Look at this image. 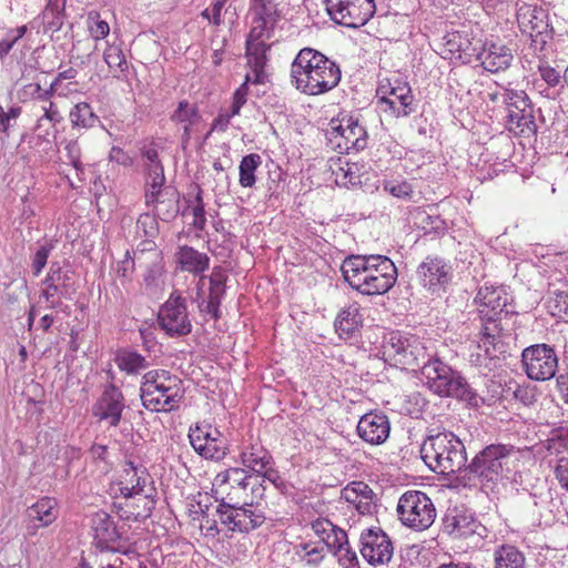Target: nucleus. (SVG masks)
I'll return each instance as SVG.
<instances>
[{
	"label": "nucleus",
	"mask_w": 568,
	"mask_h": 568,
	"mask_svg": "<svg viewBox=\"0 0 568 568\" xmlns=\"http://www.w3.org/2000/svg\"><path fill=\"white\" fill-rule=\"evenodd\" d=\"M274 27L275 24H266V21L253 18L252 28L246 40L264 41V38L270 39V32Z\"/></svg>",
	"instance_id": "60"
},
{
	"label": "nucleus",
	"mask_w": 568,
	"mask_h": 568,
	"mask_svg": "<svg viewBox=\"0 0 568 568\" xmlns=\"http://www.w3.org/2000/svg\"><path fill=\"white\" fill-rule=\"evenodd\" d=\"M70 274L71 272L63 270L59 262H52L42 284H73Z\"/></svg>",
	"instance_id": "54"
},
{
	"label": "nucleus",
	"mask_w": 568,
	"mask_h": 568,
	"mask_svg": "<svg viewBox=\"0 0 568 568\" xmlns=\"http://www.w3.org/2000/svg\"><path fill=\"white\" fill-rule=\"evenodd\" d=\"M231 484L242 489H247L250 485H253V481L258 484V478H261V475H250L245 469L239 467L231 468Z\"/></svg>",
	"instance_id": "58"
},
{
	"label": "nucleus",
	"mask_w": 568,
	"mask_h": 568,
	"mask_svg": "<svg viewBox=\"0 0 568 568\" xmlns=\"http://www.w3.org/2000/svg\"><path fill=\"white\" fill-rule=\"evenodd\" d=\"M262 159L257 153H251L242 158L240 162V185L243 187H252L255 182V171L261 165Z\"/></svg>",
	"instance_id": "41"
},
{
	"label": "nucleus",
	"mask_w": 568,
	"mask_h": 568,
	"mask_svg": "<svg viewBox=\"0 0 568 568\" xmlns=\"http://www.w3.org/2000/svg\"><path fill=\"white\" fill-rule=\"evenodd\" d=\"M164 273V266L161 258L150 263L144 274V282L148 286H158L161 276Z\"/></svg>",
	"instance_id": "62"
},
{
	"label": "nucleus",
	"mask_w": 568,
	"mask_h": 568,
	"mask_svg": "<svg viewBox=\"0 0 568 568\" xmlns=\"http://www.w3.org/2000/svg\"><path fill=\"white\" fill-rule=\"evenodd\" d=\"M517 22L521 33L530 38V45L535 53L541 54L554 37L547 10L532 4H523L517 11Z\"/></svg>",
	"instance_id": "11"
},
{
	"label": "nucleus",
	"mask_w": 568,
	"mask_h": 568,
	"mask_svg": "<svg viewBox=\"0 0 568 568\" xmlns=\"http://www.w3.org/2000/svg\"><path fill=\"white\" fill-rule=\"evenodd\" d=\"M517 453L513 445H487L469 463L466 462L460 479L464 485L493 490L504 478H508L510 464L517 460Z\"/></svg>",
	"instance_id": "3"
},
{
	"label": "nucleus",
	"mask_w": 568,
	"mask_h": 568,
	"mask_svg": "<svg viewBox=\"0 0 568 568\" xmlns=\"http://www.w3.org/2000/svg\"><path fill=\"white\" fill-rule=\"evenodd\" d=\"M124 408L125 403L122 392L114 384H109L93 405L92 414L99 420H105L110 427H118Z\"/></svg>",
	"instance_id": "25"
},
{
	"label": "nucleus",
	"mask_w": 568,
	"mask_h": 568,
	"mask_svg": "<svg viewBox=\"0 0 568 568\" xmlns=\"http://www.w3.org/2000/svg\"><path fill=\"white\" fill-rule=\"evenodd\" d=\"M363 317L357 304H351L344 307L337 314L334 326L335 331L342 338L353 337L362 327Z\"/></svg>",
	"instance_id": "33"
},
{
	"label": "nucleus",
	"mask_w": 568,
	"mask_h": 568,
	"mask_svg": "<svg viewBox=\"0 0 568 568\" xmlns=\"http://www.w3.org/2000/svg\"><path fill=\"white\" fill-rule=\"evenodd\" d=\"M45 287L40 292V301L45 302V310H60L68 313V305H64L62 300H72L75 293L73 284H43Z\"/></svg>",
	"instance_id": "34"
},
{
	"label": "nucleus",
	"mask_w": 568,
	"mask_h": 568,
	"mask_svg": "<svg viewBox=\"0 0 568 568\" xmlns=\"http://www.w3.org/2000/svg\"><path fill=\"white\" fill-rule=\"evenodd\" d=\"M182 381L170 372L150 371L143 376L140 398L145 409L151 412H171L183 397Z\"/></svg>",
	"instance_id": "7"
},
{
	"label": "nucleus",
	"mask_w": 568,
	"mask_h": 568,
	"mask_svg": "<svg viewBox=\"0 0 568 568\" xmlns=\"http://www.w3.org/2000/svg\"><path fill=\"white\" fill-rule=\"evenodd\" d=\"M158 322L160 327L171 337L185 336L192 331L185 300L180 295L171 294L159 311Z\"/></svg>",
	"instance_id": "20"
},
{
	"label": "nucleus",
	"mask_w": 568,
	"mask_h": 568,
	"mask_svg": "<svg viewBox=\"0 0 568 568\" xmlns=\"http://www.w3.org/2000/svg\"><path fill=\"white\" fill-rule=\"evenodd\" d=\"M422 376L427 388L438 396L454 397L471 406L484 403L459 372L437 357L429 358L423 364Z\"/></svg>",
	"instance_id": "6"
},
{
	"label": "nucleus",
	"mask_w": 568,
	"mask_h": 568,
	"mask_svg": "<svg viewBox=\"0 0 568 568\" xmlns=\"http://www.w3.org/2000/svg\"><path fill=\"white\" fill-rule=\"evenodd\" d=\"M21 106L12 105L6 111L4 108L0 104V133L9 136L11 121H16L21 115Z\"/></svg>",
	"instance_id": "59"
},
{
	"label": "nucleus",
	"mask_w": 568,
	"mask_h": 568,
	"mask_svg": "<svg viewBox=\"0 0 568 568\" xmlns=\"http://www.w3.org/2000/svg\"><path fill=\"white\" fill-rule=\"evenodd\" d=\"M344 281L362 295H383L397 281V268L385 255H349L341 266Z\"/></svg>",
	"instance_id": "1"
},
{
	"label": "nucleus",
	"mask_w": 568,
	"mask_h": 568,
	"mask_svg": "<svg viewBox=\"0 0 568 568\" xmlns=\"http://www.w3.org/2000/svg\"><path fill=\"white\" fill-rule=\"evenodd\" d=\"M175 257L182 271L194 275L202 274L210 266V257L207 254L199 252L189 245L180 246L175 253Z\"/></svg>",
	"instance_id": "32"
},
{
	"label": "nucleus",
	"mask_w": 568,
	"mask_h": 568,
	"mask_svg": "<svg viewBox=\"0 0 568 568\" xmlns=\"http://www.w3.org/2000/svg\"><path fill=\"white\" fill-rule=\"evenodd\" d=\"M383 190L394 197L409 201L414 195L413 185L406 180H384Z\"/></svg>",
	"instance_id": "47"
},
{
	"label": "nucleus",
	"mask_w": 568,
	"mask_h": 568,
	"mask_svg": "<svg viewBox=\"0 0 568 568\" xmlns=\"http://www.w3.org/2000/svg\"><path fill=\"white\" fill-rule=\"evenodd\" d=\"M116 363L119 368L128 374H138L148 366L145 357L135 351H122L116 357Z\"/></svg>",
	"instance_id": "43"
},
{
	"label": "nucleus",
	"mask_w": 568,
	"mask_h": 568,
	"mask_svg": "<svg viewBox=\"0 0 568 568\" xmlns=\"http://www.w3.org/2000/svg\"><path fill=\"white\" fill-rule=\"evenodd\" d=\"M271 49L270 44L265 41L246 40L245 55L247 58L248 67H266L268 58L267 51Z\"/></svg>",
	"instance_id": "42"
},
{
	"label": "nucleus",
	"mask_w": 568,
	"mask_h": 568,
	"mask_svg": "<svg viewBox=\"0 0 568 568\" xmlns=\"http://www.w3.org/2000/svg\"><path fill=\"white\" fill-rule=\"evenodd\" d=\"M189 439L193 449L205 459L221 460L226 455L227 439L211 424L191 426Z\"/></svg>",
	"instance_id": "17"
},
{
	"label": "nucleus",
	"mask_w": 568,
	"mask_h": 568,
	"mask_svg": "<svg viewBox=\"0 0 568 568\" xmlns=\"http://www.w3.org/2000/svg\"><path fill=\"white\" fill-rule=\"evenodd\" d=\"M65 156L69 163L75 169L77 175L80 180H83L84 165L81 162V146L77 140H70L64 145Z\"/></svg>",
	"instance_id": "50"
},
{
	"label": "nucleus",
	"mask_w": 568,
	"mask_h": 568,
	"mask_svg": "<svg viewBox=\"0 0 568 568\" xmlns=\"http://www.w3.org/2000/svg\"><path fill=\"white\" fill-rule=\"evenodd\" d=\"M334 556L343 568H361L357 554L349 542L341 549V552Z\"/></svg>",
	"instance_id": "61"
},
{
	"label": "nucleus",
	"mask_w": 568,
	"mask_h": 568,
	"mask_svg": "<svg viewBox=\"0 0 568 568\" xmlns=\"http://www.w3.org/2000/svg\"><path fill=\"white\" fill-rule=\"evenodd\" d=\"M134 270V261L132 260L130 252L126 251L125 256L122 261L118 262L116 265V276L121 280V283L124 284L131 280V275Z\"/></svg>",
	"instance_id": "63"
},
{
	"label": "nucleus",
	"mask_w": 568,
	"mask_h": 568,
	"mask_svg": "<svg viewBox=\"0 0 568 568\" xmlns=\"http://www.w3.org/2000/svg\"><path fill=\"white\" fill-rule=\"evenodd\" d=\"M148 481L153 483L143 465H135L132 460L125 462L120 483V491L124 498L144 494Z\"/></svg>",
	"instance_id": "29"
},
{
	"label": "nucleus",
	"mask_w": 568,
	"mask_h": 568,
	"mask_svg": "<svg viewBox=\"0 0 568 568\" xmlns=\"http://www.w3.org/2000/svg\"><path fill=\"white\" fill-rule=\"evenodd\" d=\"M485 530L474 514L465 508H449L443 517V531L454 538L481 536Z\"/></svg>",
	"instance_id": "24"
},
{
	"label": "nucleus",
	"mask_w": 568,
	"mask_h": 568,
	"mask_svg": "<svg viewBox=\"0 0 568 568\" xmlns=\"http://www.w3.org/2000/svg\"><path fill=\"white\" fill-rule=\"evenodd\" d=\"M88 20L90 34L95 40L104 39L109 34V23L105 20H101L98 12H90Z\"/></svg>",
	"instance_id": "56"
},
{
	"label": "nucleus",
	"mask_w": 568,
	"mask_h": 568,
	"mask_svg": "<svg viewBox=\"0 0 568 568\" xmlns=\"http://www.w3.org/2000/svg\"><path fill=\"white\" fill-rule=\"evenodd\" d=\"M172 122L193 125L201 119L196 105L189 103L186 100L179 102L176 110L170 116Z\"/></svg>",
	"instance_id": "45"
},
{
	"label": "nucleus",
	"mask_w": 568,
	"mask_h": 568,
	"mask_svg": "<svg viewBox=\"0 0 568 568\" xmlns=\"http://www.w3.org/2000/svg\"><path fill=\"white\" fill-rule=\"evenodd\" d=\"M494 568H527L524 552L511 544L497 545L493 551Z\"/></svg>",
	"instance_id": "35"
},
{
	"label": "nucleus",
	"mask_w": 568,
	"mask_h": 568,
	"mask_svg": "<svg viewBox=\"0 0 568 568\" xmlns=\"http://www.w3.org/2000/svg\"><path fill=\"white\" fill-rule=\"evenodd\" d=\"M420 284L430 293L445 291L452 281V266L439 256H427L417 267Z\"/></svg>",
	"instance_id": "22"
},
{
	"label": "nucleus",
	"mask_w": 568,
	"mask_h": 568,
	"mask_svg": "<svg viewBox=\"0 0 568 568\" xmlns=\"http://www.w3.org/2000/svg\"><path fill=\"white\" fill-rule=\"evenodd\" d=\"M348 537L344 529L336 527L331 535L324 537L325 550H329L333 555L341 552L344 546H347Z\"/></svg>",
	"instance_id": "53"
},
{
	"label": "nucleus",
	"mask_w": 568,
	"mask_h": 568,
	"mask_svg": "<svg viewBox=\"0 0 568 568\" xmlns=\"http://www.w3.org/2000/svg\"><path fill=\"white\" fill-rule=\"evenodd\" d=\"M227 273L222 266H214L209 280V294L199 302V310L203 314H210L215 321L221 318L220 305L226 293ZM206 276L202 275L197 282V298L203 293Z\"/></svg>",
	"instance_id": "21"
},
{
	"label": "nucleus",
	"mask_w": 568,
	"mask_h": 568,
	"mask_svg": "<svg viewBox=\"0 0 568 568\" xmlns=\"http://www.w3.org/2000/svg\"><path fill=\"white\" fill-rule=\"evenodd\" d=\"M91 528L93 544L100 551H118L114 544L121 539V534L108 513L103 510L94 513L91 517Z\"/></svg>",
	"instance_id": "26"
},
{
	"label": "nucleus",
	"mask_w": 568,
	"mask_h": 568,
	"mask_svg": "<svg viewBox=\"0 0 568 568\" xmlns=\"http://www.w3.org/2000/svg\"><path fill=\"white\" fill-rule=\"evenodd\" d=\"M554 474L561 488L568 491V457L562 456L557 459Z\"/></svg>",
	"instance_id": "64"
},
{
	"label": "nucleus",
	"mask_w": 568,
	"mask_h": 568,
	"mask_svg": "<svg viewBox=\"0 0 568 568\" xmlns=\"http://www.w3.org/2000/svg\"><path fill=\"white\" fill-rule=\"evenodd\" d=\"M547 442L551 454H568V427L554 428Z\"/></svg>",
	"instance_id": "48"
},
{
	"label": "nucleus",
	"mask_w": 568,
	"mask_h": 568,
	"mask_svg": "<svg viewBox=\"0 0 568 568\" xmlns=\"http://www.w3.org/2000/svg\"><path fill=\"white\" fill-rule=\"evenodd\" d=\"M103 60L119 80H128L129 62L122 49L118 45H108L103 52Z\"/></svg>",
	"instance_id": "40"
},
{
	"label": "nucleus",
	"mask_w": 568,
	"mask_h": 568,
	"mask_svg": "<svg viewBox=\"0 0 568 568\" xmlns=\"http://www.w3.org/2000/svg\"><path fill=\"white\" fill-rule=\"evenodd\" d=\"M548 307L554 316L568 321V293L555 292L554 296L549 297Z\"/></svg>",
	"instance_id": "51"
},
{
	"label": "nucleus",
	"mask_w": 568,
	"mask_h": 568,
	"mask_svg": "<svg viewBox=\"0 0 568 568\" xmlns=\"http://www.w3.org/2000/svg\"><path fill=\"white\" fill-rule=\"evenodd\" d=\"M220 523L232 532H250L261 527L265 521L262 511L252 504L232 505L222 500L215 509Z\"/></svg>",
	"instance_id": "15"
},
{
	"label": "nucleus",
	"mask_w": 568,
	"mask_h": 568,
	"mask_svg": "<svg viewBox=\"0 0 568 568\" xmlns=\"http://www.w3.org/2000/svg\"><path fill=\"white\" fill-rule=\"evenodd\" d=\"M323 2L332 21L352 29L365 26L376 11L374 0H323Z\"/></svg>",
	"instance_id": "12"
},
{
	"label": "nucleus",
	"mask_w": 568,
	"mask_h": 568,
	"mask_svg": "<svg viewBox=\"0 0 568 568\" xmlns=\"http://www.w3.org/2000/svg\"><path fill=\"white\" fill-rule=\"evenodd\" d=\"M291 83L300 92L318 95L336 88L341 81L339 65L313 48L298 51L291 64Z\"/></svg>",
	"instance_id": "2"
},
{
	"label": "nucleus",
	"mask_w": 568,
	"mask_h": 568,
	"mask_svg": "<svg viewBox=\"0 0 568 568\" xmlns=\"http://www.w3.org/2000/svg\"><path fill=\"white\" fill-rule=\"evenodd\" d=\"M241 460L244 467L251 469L256 475H261L271 465L273 458L261 444L256 443L242 452Z\"/></svg>",
	"instance_id": "36"
},
{
	"label": "nucleus",
	"mask_w": 568,
	"mask_h": 568,
	"mask_svg": "<svg viewBox=\"0 0 568 568\" xmlns=\"http://www.w3.org/2000/svg\"><path fill=\"white\" fill-rule=\"evenodd\" d=\"M397 515L404 526L424 531L434 524L437 513L433 500L424 491L408 490L398 500Z\"/></svg>",
	"instance_id": "8"
},
{
	"label": "nucleus",
	"mask_w": 568,
	"mask_h": 568,
	"mask_svg": "<svg viewBox=\"0 0 568 568\" xmlns=\"http://www.w3.org/2000/svg\"><path fill=\"white\" fill-rule=\"evenodd\" d=\"M386 361L403 369L415 371L425 363L426 348L415 336H404L399 332L389 333L382 346Z\"/></svg>",
	"instance_id": "10"
},
{
	"label": "nucleus",
	"mask_w": 568,
	"mask_h": 568,
	"mask_svg": "<svg viewBox=\"0 0 568 568\" xmlns=\"http://www.w3.org/2000/svg\"><path fill=\"white\" fill-rule=\"evenodd\" d=\"M420 457L433 471L443 476L463 475L467 453L464 443L453 432L429 434L420 446Z\"/></svg>",
	"instance_id": "4"
},
{
	"label": "nucleus",
	"mask_w": 568,
	"mask_h": 568,
	"mask_svg": "<svg viewBox=\"0 0 568 568\" xmlns=\"http://www.w3.org/2000/svg\"><path fill=\"white\" fill-rule=\"evenodd\" d=\"M254 18L266 21V24H276L278 13L276 4L270 0H258L254 6Z\"/></svg>",
	"instance_id": "49"
},
{
	"label": "nucleus",
	"mask_w": 568,
	"mask_h": 568,
	"mask_svg": "<svg viewBox=\"0 0 568 568\" xmlns=\"http://www.w3.org/2000/svg\"><path fill=\"white\" fill-rule=\"evenodd\" d=\"M538 71L540 78L549 85L557 87L564 82V74L560 73L552 67H550L545 60L540 59L538 64Z\"/></svg>",
	"instance_id": "57"
},
{
	"label": "nucleus",
	"mask_w": 568,
	"mask_h": 568,
	"mask_svg": "<svg viewBox=\"0 0 568 568\" xmlns=\"http://www.w3.org/2000/svg\"><path fill=\"white\" fill-rule=\"evenodd\" d=\"M196 194H195V205L192 210V214L194 216V220L192 222V225L197 231H203L206 225V216H205V205L203 202V191L199 185H195Z\"/></svg>",
	"instance_id": "55"
},
{
	"label": "nucleus",
	"mask_w": 568,
	"mask_h": 568,
	"mask_svg": "<svg viewBox=\"0 0 568 568\" xmlns=\"http://www.w3.org/2000/svg\"><path fill=\"white\" fill-rule=\"evenodd\" d=\"M327 134L329 143L334 144L339 153L358 152L367 146L366 129L359 124L357 118L351 115L341 121L332 120Z\"/></svg>",
	"instance_id": "14"
},
{
	"label": "nucleus",
	"mask_w": 568,
	"mask_h": 568,
	"mask_svg": "<svg viewBox=\"0 0 568 568\" xmlns=\"http://www.w3.org/2000/svg\"><path fill=\"white\" fill-rule=\"evenodd\" d=\"M504 102L507 105V126L516 133H535L534 106L523 90L508 89L504 93Z\"/></svg>",
	"instance_id": "16"
},
{
	"label": "nucleus",
	"mask_w": 568,
	"mask_h": 568,
	"mask_svg": "<svg viewBox=\"0 0 568 568\" xmlns=\"http://www.w3.org/2000/svg\"><path fill=\"white\" fill-rule=\"evenodd\" d=\"M73 129H92L100 123V118L87 102L77 103L69 113Z\"/></svg>",
	"instance_id": "39"
},
{
	"label": "nucleus",
	"mask_w": 568,
	"mask_h": 568,
	"mask_svg": "<svg viewBox=\"0 0 568 568\" xmlns=\"http://www.w3.org/2000/svg\"><path fill=\"white\" fill-rule=\"evenodd\" d=\"M158 219L154 213H143L136 221V227L146 239L153 240L159 235Z\"/></svg>",
	"instance_id": "52"
},
{
	"label": "nucleus",
	"mask_w": 568,
	"mask_h": 568,
	"mask_svg": "<svg viewBox=\"0 0 568 568\" xmlns=\"http://www.w3.org/2000/svg\"><path fill=\"white\" fill-rule=\"evenodd\" d=\"M520 363L530 381L548 382L558 374L559 356L554 345L537 343L521 351Z\"/></svg>",
	"instance_id": "9"
},
{
	"label": "nucleus",
	"mask_w": 568,
	"mask_h": 568,
	"mask_svg": "<svg viewBox=\"0 0 568 568\" xmlns=\"http://www.w3.org/2000/svg\"><path fill=\"white\" fill-rule=\"evenodd\" d=\"M67 0H48L42 12V20L45 31L57 32L64 22Z\"/></svg>",
	"instance_id": "38"
},
{
	"label": "nucleus",
	"mask_w": 568,
	"mask_h": 568,
	"mask_svg": "<svg viewBox=\"0 0 568 568\" xmlns=\"http://www.w3.org/2000/svg\"><path fill=\"white\" fill-rule=\"evenodd\" d=\"M359 552L371 566L387 565L394 555L393 541L381 527H369L359 535Z\"/></svg>",
	"instance_id": "19"
},
{
	"label": "nucleus",
	"mask_w": 568,
	"mask_h": 568,
	"mask_svg": "<svg viewBox=\"0 0 568 568\" xmlns=\"http://www.w3.org/2000/svg\"><path fill=\"white\" fill-rule=\"evenodd\" d=\"M377 105L395 118H405L416 111L412 88L407 82L395 80L394 83L379 84Z\"/></svg>",
	"instance_id": "13"
},
{
	"label": "nucleus",
	"mask_w": 568,
	"mask_h": 568,
	"mask_svg": "<svg viewBox=\"0 0 568 568\" xmlns=\"http://www.w3.org/2000/svg\"><path fill=\"white\" fill-rule=\"evenodd\" d=\"M139 152L145 180V203H152L158 200L156 195L165 184L164 166L155 142L143 143Z\"/></svg>",
	"instance_id": "18"
},
{
	"label": "nucleus",
	"mask_w": 568,
	"mask_h": 568,
	"mask_svg": "<svg viewBox=\"0 0 568 568\" xmlns=\"http://www.w3.org/2000/svg\"><path fill=\"white\" fill-rule=\"evenodd\" d=\"M27 516L29 520L39 521L40 526L48 527L58 518L57 501L43 497L27 509Z\"/></svg>",
	"instance_id": "37"
},
{
	"label": "nucleus",
	"mask_w": 568,
	"mask_h": 568,
	"mask_svg": "<svg viewBox=\"0 0 568 568\" xmlns=\"http://www.w3.org/2000/svg\"><path fill=\"white\" fill-rule=\"evenodd\" d=\"M475 303L478 304V315L481 322L478 347H484L486 355L494 357L495 353L501 352L503 347L500 315L509 314V311L506 310L507 294L500 287L481 286L476 294Z\"/></svg>",
	"instance_id": "5"
},
{
	"label": "nucleus",
	"mask_w": 568,
	"mask_h": 568,
	"mask_svg": "<svg viewBox=\"0 0 568 568\" xmlns=\"http://www.w3.org/2000/svg\"><path fill=\"white\" fill-rule=\"evenodd\" d=\"M54 247V240H45L42 244L39 245V247L31 257V271L33 276H39L41 274Z\"/></svg>",
	"instance_id": "46"
},
{
	"label": "nucleus",
	"mask_w": 568,
	"mask_h": 568,
	"mask_svg": "<svg viewBox=\"0 0 568 568\" xmlns=\"http://www.w3.org/2000/svg\"><path fill=\"white\" fill-rule=\"evenodd\" d=\"M476 60L481 67L490 72L497 73L507 70L514 61V50L501 40L486 39L479 44Z\"/></svg>",
	"instance_id": "23"
},
{
	"label": "nucleus",
	"mask_w": 568,
	"mask_h": 568,
	"mask_svg": "<svg viewBox=\"0 0 568 568\" xmlns=\"http://www.w3.org/2000/svg\"><path fill=\"white\" fill-rule=\"evenodd\" d=\"M158 200L145 203L153 206V213L163 222H172L180 212V194L176 190L163 189L156 195Z\"/></svg>",
	"instance_id": "30"
},
{
	"label": "nucleus",
	"mask_w": 568,
	"mask_h": 568,
	"mask_svg": "<svg viewBox=\"0 0 568 568\" xmlns=\"http://www.w3.org/2000/svg\"><path fill=\"white\" fill-rule=\"evenodd\" d=\"M444 48L450 54V59L455 58L463 63H469L471 58H476L478 47H474L467 36L455 31L444 37Z\"/></svg>",
	"instance_id": "31"
},
{
	"label": "nucleus",
	"mask_w": 568,
	"mask_h": 568,
	"mask_svg": "<svg viewBox=\"0 0 568 568\" xmlns=\"http://www.w3.org/2000/svg\"><path fill=\"white\" fill-rule=\"evenodd\" d=\"M295 554L305 565L317 567L325 558V547L314 546L312 542H303L296 547Z\"/></svg>",
	"instance_id": "44"
},
{
	"label": "nucleus",
	"mask_w": 568,
	"mask_h": 568,
	"mask_svg": "<svg viewBox=\"0 0 568 568\" xmlns=\"http://www.w3.org/2000/svg\"><path fill=\"white\" fill-rule=\"evenodd\" d=\"M390 433V423L383 413L369 412L363 415L357 423L358 436L371 445H381L387 440Z\"/></svg>",
	"instance_id": "27"
},
{
	"label": "nucleus",
	"mask_w": 568,
	"mask_h": 568,
	"mask_svg": "<svg viewBox=\"0 0 568 568\" xmlns=\"http://www.w3.org/2000/svg\"><path fill=\"white\" fill-rule=\"evenodd\" d=\"M342 497L351 504L359 515H373L376 511V495L363 481H353L342 490Z\"/></svg>",
	"instance_id": "28"
}]
</instances>
